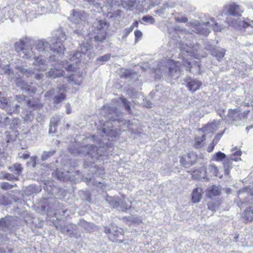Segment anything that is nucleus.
<instances>
[{"instance_id":"f257e3e1","label":"nucleus","mask_w":253,"mask_h":253,"mask_svg":"<svg viewBox=\"0 0 253 253\" xmlns=\"http://www.w3.org/2000/svg\"><path fill=\"white\" fill-rule=\"evenodd\" d=\"M32 42L33 41L27 38L21 39L19 42L15 43V50L22 58L29 59L33 57L34 58L33 69L44 71L48 67L46 60L42 56H35L33 47H31Z\"/></svg>"},{"instance_id":"f03ea898","label":"nucleus","mask_w":253,"mask_h":253,"mask_svg":"<svg viewBox=\"0 0 253 253\" xmlns=\"http://www.w3.org/2000/svg\"><path fill=\"white\" fill-rule=\"evenodd\" d=\"M92 138L94 141L100 145V148H97V147L93 145H86L77 148L70 147L69 148L70 153L75 156L79 155L80 156L90 157V160L89 161L91 163H94L99 157L105 156V154L102 153V149H104V145L108 143L107 142H104L106 141V138H98V135H94Z\"/></svg>"},{"instance_id":"7ed1b4c3","label":"nucleus","mask_w":253,"mask_h":253,"mask_svg":"<svg viewBox=\"0 0 253 253\" xmlns=\"http://www.w3.org/2000/svg\"><path fill=\"white\" fill-rule=\"evenodd\" d=\"M123 121L120 119L112 120L111 118L106 122L101 131L97 133L98 135H102V137H108L111 138L116 137L121 131L119 127L123 124ZM108 140H109L108 138Z\"/></svg>"},{"instance_id":"20e7f679","label":"nucleus","mask_w":253,"mask_h":253,"mask_svg":"<svg viewBox=\"0 0 253 253\" xmlns=\"http://www.w3.org/2000/svg\"><path fill=\"white\" fill-rule=\"evenodd\" d=\"M5 74L8 76L9 78L11 81H13L17 86L20 87L22 90L25 91L27 94L35 93L40 88L39 86H37L33 84H28L25 83L24 80L20 77L21 76L16 72L15 74L13 71L10 70H7L5 71Z\"/></svg>"},{"instance_id":"39448f33","label":"nucleus","mask_w":253,"mask_h":253,"mask_svg":"<svg viewBox=\"0 0 253 253\" xmlns=\"http://www.w3.org/2000/svg\"><path fill=\"white\" fill-rule=\"evenodd\" d=\"M80 48V52L76 51L74 52L70 58V60L73 62V63H75L77 64L80 62L82 60L84 61L87 58L90 59L94 56V53L92 50V47L87 42L81 44Z\"/></svg>"},{"instance_id":"423d86ee","label":"nucleus","mask_w":253,"mask_h":253,"mask_svg":"<svg viewBox=\"0 0 253 253\" xmlns=\"http://www.w3.org/2000/svg\"><path fill=\"white\" fill-rule=\"evenodd\" d=\"M56 39L53 40L50 46V50L57 56H60L63 54L65 47L63 45V42L66 40L65 34L61 31H58L55 34Z\"/></svg>"},{"instance_id":"0eeeda50","label":"nucleus","mask_w":253,"mask_h":253,"mask_svg":"<svg viewBox=\"0 0 253 253\" xmlns=\"http://www.w3.org/2000/svg\"><path fill=\"white\" fill-rule=\"evenodd\" d=\"M66 91L67 86L65 85H58L56 89H53L46 92L45 96L48 99L53 96V103L58 104L65 99Z\"/></svg>"},{"instance_id":"6e6552de","label":"nucleus","mask_w":253,"mask_h":253,"mask_svg":"<svg viewBox=\"0 0 253 253\" xmlns=\"http://www.w3.org/2000/svg\"><path fill=\"white\" fill-rule=\"evenodd\" d=\"M249 113V110L241 112L238 108L230 109L228 111V119L235 126H240L246 120Z\"/></svg>"},{"instance_id":"1a4fd4ad","label":"nucleus","mask_w":253,"mask_h":253,"mask_svg":"<svg viewBox=\"0 0 253 253\" xmlns=\"http://www.w3.org/2000/svg\"><path fill=\"white\" fill-rule=\"evenodd\" d=\"M223 11L225 14L240 17L244 12V9L236 3L232 2L226 4L224 7Z\"/></svg>"},{"instance_id":"9d476101","label":"nucleus","mask_w":253,"mask_h":253,"mask_svg":"<svg viewBox=\"0 0 253 253\" xmlns=\"http://www.w3.org/2000/svg\"><path fill=\"white\" fill-rule=\"evenodd\" d=\"M169 75L172 78H177L181 74V63L179 61L169 60L168 62Z\"/></svg>"},{"instance_id":"9b49d317","label":"nucleus","mask_w":253,"mask_h":253,"mask_svg":"<svg viewBox=\"0 0 253 253\" xmlns=\"http://www.w3.org/2000/svg\"><path fill=\"white\" fill-rule=\"evenodd\" d=\"M113 208L117 209L119 211H125L130 206H128L125 199H120L117 198L110 197L106 200Z\"/></svg>"},{"instance_id":"f8f14e48","label":"nucleus","mask_w":253,"mask_h":253,"mask_svg":"<svg viewBox=\"0 0 253 253\" xmlns=\"http://www.w3.org/2000/svg\"><path fill=\"white\" fill-rule=\"evenodd\" d=\"M191 24L193 28L192 31L196 33L207 36L210 33L211 31L209 29L210 27L209 24H207V22L202 24L194 23Z\"/></svg>"},{"instance_id":"ddd939ff","label":"nucleus","mask_w":253,"mask_h":253,"mask_svg":"<svg viewBox=\"0 0 253 253\" xmlns=\"http://www.w3.org/2000/svg\"><path fill=\"white\" fill-rule=\"evenodd\" d=\"M86 19L85 13L82 11H77L73 9L72 11L71 20L75 24H80L84 22Z\"/></svg>"},{"instance_id":"4468645a","label":"nucleus","mask_w":253,"mask_h":253,"mask_svg":"<svg viewBox=\"0 0 253 253\" xmlns=\"http://www.w3.org/2000/svg\"><path fill=\"white\" fill-rule=\"evenodd\" d=\"M253 21L250 19L243 18L240 20V25L238 30L247 32L248 34L253 33Z\"/></svg>"},{"instance_id":"2eb2a0df","label":"nucleus","mask_w":253,"mask_h":253,"mask_svg":"<svg viewBox=\"0 0 253 253\" xmlns=\"http://www.w3.org/2000/svg\"><path fill=\"white\" fill-rule=\"evenodd\" d=\"M196 160V155L194 153H190L184 156H183L180 159L181 164L185 168H188L190 166L193 165Z\"/></svg>"},{"instance_id":"dca6fc26","label":"nucleus","mask_w":253,"mask_h":253,"mask_svg":"<svg viewBox=\"0 0 253 253\" xmlns=\"http://www.w3.org/2000/svg\"><path fill=\"white\" fill-rule=\"evenodd\" d=\"M16 70H17L16 72L18 71L20 72V75H21V76L22 75H23L27 77H31L34 74L35 79H36L37 80H40V79H42V77L43 76V74H42L41 73H36L35 71L36 70H34L31 68H29L28 70H25L22 68H17Z\"/></svg>"},{"instance_id":"f3484780","label":"nucleus","mask_w":253,"mask_h":253,"mask_svg":"<svg viewBox=\"0 0 253 253\" xmlns=\"http://www.w3.org/2000/svg\"><path fill=\"white\" fill-rule=\"evenodd\" d=\"M186 82V86L188 87V89L192 92L199 89L202 85L201 82L195 79L187 78Z\"/></svg>"},{"instance_id":"a211bd4d","label":"nucleus","mask_w":253,"mask_h":253,"mask_svg":"<svg viewBox=\"0 0 253 253\" xmlns=\"http://www.w3.org/2000/svg\"><path fill=\"white\" fill-rule=\"evenodd\" d=\"M11 218L5 217L0 220V226L2 230L5 232H10V229L13 226Z\"/></svg>"},{"instance_id":"6ab92c4d","label":"nucleus","mask_w":253,"mask_h":253,"mask_svg":"<svg viewBox=\"0 0 253 253\" xmlns=\"http://www.w3.org/2000/svg\"><path fill=\"white\" fill-rule=\"evenodd\" d=\"M35 48L39 52H43L48 51V49H50L49 43L44 40H39L37 41L35 44Z\"/></svg>"},{"instance_id":"aec40b11","label":"nucleus","mask_w":253,"mask_h":253,"mask_svg":"<svg viewBox=\"0 0 253 253\" xmlns=\"http://www.w3.org/2000/svg\"><path fill=\"white\" fill-rule=\"evenodd\" d=\"M64 71L62 70L56 68H51L45 73L46 76L49 78H55L63 76Z\"/></svg>"},{"instance_id":"412c9836","label":"nucleus","mask_w":253,"mask_h":253,"mask_svg":"<svg viewBox=\"0 0 253 253\" xmlns=\"http://www.w3.org/2000/svg\"><path fill=\"white\" fill-rule=\"evenodd\" d=\"M202 197V190L201 188H197L193 190L192 200L194 203H199Z\"/></svg>"},{"instance_id":"4be33fe9","label":"nucleus","mask_w":253,"mask_h":253,"mask_svg":"<svg viewBox=\"0 0 253 253\" xmlns=\"http://www.w3.org/2000/svg\"><path fill=\"white\" fill-rule=\"evenodd\" d=\"M220 123L218 121H213L211 123L207 125L204 128L208 133H213L219 127Z\"/></svg>"},{"instance_id":"5701e85b","label":"nucleus","mask_w":253,"mask_h":253,"mask_svg":"<svg viewBox=\"0 0 253 253\" xmlns=\"http://www.w3.org/2000/svg\"><path fill=\"white\" fill-rule=\"evenodd\" d=\"M117 108L115 107H112L110 105H105L103 106L101 109V114L105 116L108 117L109 114L116 113Z\"/></svg>"},{"instance_id":"b1692460","label":"nucleus","mask_w":253,"mask_h":253,"mask_svg":"<svg viewBox=\"0 0 253 253\" xmlns=\"http://www.w3.org/2000/svg\"><path fill=\"white\" fill-rule=\"evenodd\" d=\"M220 194V190L218 186L212 185L210 186L207 190V195L211 198L212 197L216 196Z\"/></svg>"},{"instance_id":"393cba45","label":"nucleus","mask_w":253,"mask_h":253,"mask_svg":"<svg viewBox=\"0 0 253 253\" xmlns=\"http://www.w3.org/2000/svg\"><path fill=\"white\" fill-rule=\"evenodd\" d=\"M243 218L246 221H251L253 220V208L250 207L245 210L243 213Z\"/></svg>"},{"instance_id":"a878e982","label":"nucleus","mask_w":253,"mask_h":253,"mask_svg":"<svg viewBox=\"0 0 253 253\" xmlns=\"http://www.w3.org/2000/svg\"><path fill=\"white\" fill-rule=\"evenodd\" d=\"M11 118L0 113V127H5L9 126Z\"/></svg>"},{"instance_id":"bb28decb","label":"nucleus","mask_w":253,"mask_h":253,"mask_svg":"<svg viewBox=\"0 0 253 253\" xmlns=\"http://www.w3.org/2000/svg\"><path fill=\"white\" fill-rule=\"evenodd\" d=\"M71 227L75 228V225L70 223L68 224L67 225H64L61 227V231L63 233L65 234L72 236L73 235V232L71 229Z\"/></svg>"},{"instance_id":"cd10ccee","label":"nucleus","mask_w":253,"mask_h":253,"mask_svg":"<svg viewBox=\"0 0 253 253\" xmlns=\"http://www.w3.org/2000/svg\"><path fill=\"white\" fill-rule=\"evenodd\" d=\"M206 173H208L210 176H216L218 173L217 168L214 165L211 164L206 169Z\"/></svg>"},{"instance_id":"c85d7f7f","label":"nucleus","mask_w":253,"mask_h":253,"mask_svg":"<svg viewBox=\"0 0 253 253\" xmlns=\"http://www.w3.org/2000/svg\"><path fill=\"white\" fill-rule=\"evenodd\" d=\"M0 107L7 110L8 103L6 97L3 92H0Z\"/></svg>"},{"instance_id":"c756f323","label":"nucleus","mask_w":253,"mask_h":253,"mask_svg":"<svg viewBox=\"0 0 253 253\" xmlns=\"http://www.w3.org/2000/svg\"><path fill=\"white\" fill-rule=\"evenodd\" d=\"M9 169L17 175L20 174L22 171L21 165L19 163H16L12 166L10 167Z\"/></svg>"},{"instance_id":"7c9ffc66","label":"nucleus","mask_w":253,"mask_h":253,"mask_svg":"<svg viewBox=\"0 0 253 253\" xmlns=\"http://www.w3.org/2000/svg\"><path fill=\"white\" fill-rule=\"evenodd\" d=\"M226 22L229 26L238 30L240 25V21L235 18H227Z\"/></svg>"},{"instance_id":"2f4dec72","label":"nucleus","mask_w":253,"mask_h":253,"mask_svg":"<svg viewBox=\"0 0 253 253\" xmlns=\"http://www.w3.org/2000/svg\"><path fill=\"white\" fill-rule=\"evenodd\" d=\"M225 50L222 49L221 50H214L211 52V55L216 57L218 60H221L225 55Z\"/></svg>"},{"instance_id":"473e14b6","label":"nucleus","mask_w":253,"mask_h":253,"mask_svg":"<svg viewBox=\"0 0 253 253\" xmlns=\"http://www.w3.org/2000/svg\"><path fill=\"white\" fill-rule=\"evenodd\" d=\"M242 195H247V196H253V192L251 190V189L249 188L248 187H246L245 188H243L241 190H240L239 193H238V198L240 199H241L243 198Z\"/></svg>"},{"instance_id":"72a5a7b5","label":"nucleus","mask_w":253,"mask_h":253,"mask_svg":"<svg viewBox=\"0 0 253 253\" xmlns=\"http://www.w3.org/2000/svg\"><path fill=\"white\" fill-rule=\"evenodd\" d=\"M55 152V150H51L50 151H44L41 156V160L42 161L47 160L48 158L53 156Z\"/></svg>"},{"instance_id":"f704fd0d","label":"nucleus","mask_w":253,"mask_h":253,"mask_svg":"<svg viewBox=\"0 0 253 253\" xmlns=\"http://www.w3.org/2000/svg\"><path fill=\"white\" fill-rule=\"evenodd\" d=\"M207 23L209 24L210 27H211L214 31H220L222 28L221 26H219L217 23H215L213 18H211V21H208Z\"/></svg>"},{"instance_id":"c9c22d12","label":"nucleus","mask_w":253,"mask_h":253,"mask_svg":"<svg viewBox=\"0 0 253 253\" xmlns=\"http://www.w3.org/2000/svg\"><path fill=\"white\" fill-rule=\"evenodd\" d=\"M223 167L225 174L228 175L229 173V169L232 168L231 161L230 160H226L223 164Z\"/></svg>"},{"instance_id":"e433bc0d","label":"nucleus","mask_w":253,"mask_h":253,"mask_svg":"<svg viewBox=\"0 0 253 253\" xmlns=\"http://www.w3.org/2000/svg\"><path fill=\"white\" fill-rule=\"evenodd\" d=\"M16 100L19 103L21 104L22 108H26V103L27 100H25V97L24 95H16Z\"/></svg>"},{"instance_id":"4c0bfd02","label":"nucleus","mask_w":253,"mask_h":253,"mask_svg":"<svg viewBox=\"0 0 253 253\" xmlns=\"http://www.w3.org/2000/svg\"><path fill=\"white\" fill-rule=\"evenodd\" d=\"M11 121L10 122L9 125V128L14 129L17 127V126L20 123V121L18 118H13V117H11Z\"/></svg>"},{"instance_id":"58836bf2","label":"nucleus","mask_w":253,"mask_h":253,"mask_svg":"<svg viewBox=\"0 0 253 253\" xmlns=\"http://www.w3.org/2000/svg\"><path fill=\"white\" fill-rule=\"evenodd\" d=\"M27 189L33 193H39L42 191L41 186L35 185H31Z\"/></svg>"},{"instance_id":"ea45409f","label":"nucleus","mask_w":253,"mask_h":253,"mask_svg":"<svg viewBox=\"0 0 253 253\" xmlns=\"http://www.w3.org/2000/svg\"><path fill=\"white\" fill-rule=\"evenodd\" d=\"M226 157V155L221 152H218L213 156V160L216 161H221Z\"/></svg>"},{"instance_id":"a19ab883","label":"nucleus","mask_w":253,"mask_h":253,"mask_svg":"<svg viewBox=\"0 0 253 253\" xmlns=\"http://www.w3.org/2000/svg\"><path fill=\"white\" fill-rule=\"evenodd\" d=\"M38 106H39V104H38V102L34 101V100L26 101V108L27 107H28L30 108L34 109L36 108H37Z\"/></svg>"},{"instance_id":"79ce46f5","label":"nucleus","mask_w":253,"mask_h":253,"mask_svg":"<svg viewBox=\"0 0 253 253\" xmlns=\"http://www.w3.org/2000/svg\"><path fill=\"white\" fill-rule=\"evenodd\" d=\"M120 99L121 100L122 102L124 104L126 110L128 113H130V103L129 101H127L126 99L124 97H120Z\"/></svg>"},{"instance_id":"37998d69","label":"nucleus","mask_w":253,"mask_h":253,"mask_svg":"<svg viewBox=\"0 0 253 253\" xmlns=\"http://www.w3.org/2000/svg\"><path fill=\"white\" fill-rule=\"evenodd\" d=\"M242 152L240 151H237L234 153H233L230 156V160L231 161H238L239 160H241L240 158V156L241 155Z\"/></svg>"},{"instance_id":"c03bdc74","label":"nucleus","mask_w":253,"mask_h":253,"mask_svg":"<svg viewBox=\"0 0 253 253\" xmlns=\"http://www.w3.org/2000/svg\"><path fill=\"white\" fill-rule=\"evenodd\" d=\"M60 117L58 116H54L50 120V125H52L53 127H56L58 126V122L60 121Z\"/></svg>"},{"instance_id":"a18cd8bd","label":"nucleus","mask_w":253,"mask_h":253,"mask_svg":"<svg viewBox=\"0 0 253 253\" xmlns=\"http://www.w3.org/2000/svg\"><path fill=\"white\" fill-rule=\"evenodd\" d=\"M132 31V27H130L128 28H126L124 29L123 31V35L122 36V39L124 40H126L128 35Z\"/></svg>"},{"instance_id":"49530a36","label":"nucleus","mask_w":253,"mask_h":253,"mask_svg":"<svg viewBox=\"0 0 253 253\" xmlns=\"http://www.w3.org/2000/svg\"><path fill=\"white\" fill-rule=\"evenodd\" d=\"M142 19L143 21L150 24H154L155 22V20L153 17L148 15L143 16Z\"/></svg>"},{"instance_id":"de8ad7c7","label":"nucleus","mask_w":253,"mask_h":253,"mask_svg":"<svg viewBox=\"0 0 253 253\" xmlns=\"http://www.w3.org/2000/svg\"><path fill=\"white\" fill-rule=\"evenodd\" d=\"M110 54H107L103 56H100L97 59L98 62H101L103 63L104 62L108 61L110 58Z\"/></svg>"},{"instance_id":"09e8293b","label":"nucleus","mask_w":253,"mask_h":253,"mask_svg":"<svg viewBox=\"0 0 253 253\" xmlns=\"http://www.w3.org/2000/svg\"><path fill=\"white\" fill-rule=\"evenodd\" d=\"M208 209L212 211H215L218 209L217 205L212 202L208 203Z\"/></svg>"},{"instance_id":"8fccbe9b","label":"nucleus","mask_w":253,"mask_h":253,"mask_svg":"<svg viewBox=\"0 0 253 253\" xmlns=\"http://www.w3.org/2000/svg\"><path fill=\"white\" fill-rule=\"evenodd\" d=\"M0 187L3 190L10 189L13 188V186L8 182H2L0 184Z\"/></svg>"},{"instance_id":"3c124183","label":"nucleus","mask_w":253,"mask_h":253,"mask_svg":"<svg viewBox=\"0 0 253 253\" xmlns=\"http://www.w3.org/2000/svg\"><path fill=\"white\" fill-rule=\"evenodd\" d=\"M182 64L184 67H186L187 68H189V71L190 72H192L191 68H193V65H191V62L186 60L183 61Z\"/></svg>"},{"instance_id":"603ef678","label":"nucleus","mask_w":253,"mask_h":253,"mask_svg":"<svg viewBox=\"0 0 253 253\" xmlns=\"http://www.w3.org/2000/svg\"><path fill=\"white\" fill-rule=\"evenodd\" d=\"M223 133L224 131H223L221 133L217 134L212 140L213 143H214L215 144H216L218 142L219 140L220 139V138H221V137L222 136V135H223Z\"/></svg>"},{"instance_id":"864d4df0","label":"nucleus","mask_w":253,"mask_h":253,"mask_svg":"<svg viewBox=\"0 0 253 253\" xmlns=\"http://www.w3.org/2000/svg\"><path fill=\"white\" fill-rule=\"evenodd\" d=\"M33 117L31 115V114H26L25 116L24 117V121L25 122H31L32 121Z\"/></svg>"},{"instance_id":"5fc2aeb1","label":"nucleus","mask_w":253,"mask_h":253,"mask_svg":"<svg viewBox=\"0 0 253 253\" xmlns=\"http://www.w3.org/2000/svg\"><path fill=\"white\" fill-rule=\"evenodd\" d=\"M134 35L136 40L140 38L142 35V34L140 30L137 29L134 31Z\"/></svg>"},{"instance_id":"6e6d98bb","label":"nucleus","mask_w":253,"mask_h":253,"mask_svg":"<svg viewBox=\"0 0 253 253\" xmlns=\"http://www.w3.org/2000/svg\"><path fill=\"white\" fill-rule=\"evenodd\" d=\"M30 157V153L29 152H25L22 154H21V155L19 156V157L20 158H21V159H23L24 160H27Z\"/></svg>"},{"instance_id":"4d7b16f0","label":"nucleus","mask_w":253,"mask_h":253,"mask_svg":"<svg viewBox=\"0 0 253 253\" xmlns=\"http://www.w3.org/2000/svg\"><path fill=\"white\" fill-rule=\"evenodd\" d=\"M130 76V72L128 70H125L123 74L122 75V76L123 77H124L125 78H129Z\"/></svg>"},{"instance_id":"13d9d810","label":"nucleus","mask_w":253,"mask_h":253,"mask_svg":"<svg viewBox=\"0 0 253 253\" xmlns=\"http://www.w3.org/2000/svg\"><path fill=\"white\" fill-rule=\"evenodd\" d=\"M215 145L216 144L214 143H213V142H212V143L211 144H210V145L209 146V147H208V151L209 152H212L213 151V150L214 149V147Z\"/></svg>"},{"instance_id":"bf43d9fd","label":"nucleus","mask_w":253,"mask_h":253,"mask_svg":"<svg viewBox=\"0 0 253 253\" xmlns=\"http://www.w3.org/2000/svg\"><path fill=\"white\" fill-rule=\"evenodd\" d=\"M66 109V113L68 114H70L71 113V109L70 107V105L69 103H67L65 105Z\"/></svg>"},{"instance_id":"052dcab7","label":"nucleus","mask_w":253,"mask_h":253,"mask_svg":"<svg viewBox=\"0 0 253 253\" xmlns=\"http://www.w3.org/2000/svg\"><path fill=\"white\" fill-rule=\"evenodd\" d=\"M56 132V127H53V125H50V128L49 129V133H55Z\"/></svg>"},{"instance_id":"680f3d73","label":"nucleus","mask_w":253,"mask_h":253,"mask_svg":"<svg viewBox=\"0 0 253 253\" xmlns=\"http://www.w3.org/2000/svg\"><path fill=\"white\" fill-rule=\"evenodd\" d=\"M37 157V156H33L31 158V159L32 160V162H33V167H35L36 165V159Z\"/></svg>"},{"instance_id":"e2e57ef3","label":"nucleus","mask_w":253,"mask_h":253,"mask_svg":"<svg viewBox=\"0 0 253 253\" xmlns=\"http://www.w3.org/2000/svg\"><path fill=\"white\" fill-rule=\"evenodd\" d=\"M135 2V0H129V3H128V7H131L133 6Z\"/></svg>"},{"instance_id":"0e129e2a","label":"nucleus","mask_w":253,"mask_h":253,"mask_svg":"<svg viewBox=\"0 0 253 253\" xmlns=\"http://www.w3.org/2000/svg\"><path fill=\"white\" fill-rule=\"evenodd\" d=\"M138 26V22L137 21H135L130 27H132V30L134 27H137Z\"/></svg>"},{"instance_id":"69168bd1","label":"nucleus","mask_w":253,"mask_h":253,"mask_svg":"<svg viewBox=\"0 0 253 253\" xmlns=\"http://www.w3.org/2000/svg\"><path fill=\"white\" fill-rule=\"evenodd\" d=\"M20 106H21V105L20 103L19 104H15V105H14V107L15 108V111L16 112H19V107Z\"/></svg>"},{"instance_id":"338daca9","label":"nucleus","mask_w":253,"mask_h":253,"mask_svg":"<svg viewBox=\"0 0 253 253\" xmlns=\"http://www.w3.org/2000/svg\"><path fill=\"white\" fill-rule=\"evenodd\" d=\"M86 1H87L88 2H89L90 4H93V5H95V4H98V3L97 2H95V0H85Z\"/></svg>"},{"instance_id":"774afa93","label":"nucleus","mask_w":253,"mask_h":253,"mask_svg":"<svg viewBox=\"0 0 253 253\" xmlns=\"http://www.w3.org/2000/svg\"><path fill=\"white\" fill-rule=\"evenodd\" d=\"M13 175L11 174H7L5 176V178L7 179L8 180H11L13 178Z\"/></svg>"}]
</instances>
